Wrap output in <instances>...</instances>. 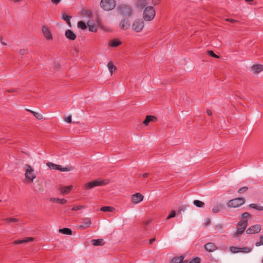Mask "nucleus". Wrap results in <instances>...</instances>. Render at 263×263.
I'll use <instances>...</instances> for the list:
<instances>
[{
  "label": "nucleus",
  "instance_id": "11",
  "mask_svg": "<svg viewBox=\"0 0 263 263\" xmlns=\"http://www.w3.org/2000/svg\"><path fill=\"white\" fill-rule=\"evenodd\" d=\"M157 121V118L153 115H147L145 120L143 121V124L146 126L148 125L150 122H156Z\"/></svg>",
  "mask_w": 263,
  "mask_h": 263
},
{
  "label": "nucleus",
  "instance_id": "20",
  "mask_svg": "<svg viewBox=\"0 0 263 263\" xmlns=\"http://www.w3.org/2000/svg\"><path fill=\"white\" fill-rule=\"evenodd\" d=\"M49 201L53 203L57 202L61 204H64L67 202V200L65 199H60L55 198H50L49 199Z\"/></svg>",
  "mask_w": 263,
  "mask_h": 263
},
{
  "label": "nucleus",
  "instance_id": "60",
  "mask_svg": "<svg viewBox=\"0 0 263 263\" xmlns=\"http://www.w3.org/2000/svg\"><path fill=\"white\" fill-rule=\"evenodd\" d=\"M190 260H191V259H188V260H182V261H181V262L182 263H190Z\"/></svg>",
  "mask_w": 263,
  "mask_h": 263
},
{
  "label": "nucleus",
  "instance_id": "44",
  "mask_svg": "<svg viewBox=\"0 0 263 263\" xmlns=\"http://www.w3.org/2000/svg\"><path fill=\"white\" fill-rule=\"evenodd\" d=\"M208 54L213 58H219V56L216 54L212 50L208 51Z\"/></svg>",
  "mask_w": 263,
  "mask_h": 263
},
{
  "label": "nucleus",
  "instance_id": "47",
  "mask_svg": "<svg viewBox=\"0 0 263 263\" xmlns=\"http://www.w3.org/2000/svg\"><path fill=\"white\" fill-rule=\"evenodd\" d=\"M84 208V206L83 205H76V206H74L72 208V211H78V210H80L82 209H83Z\"/></svg>",
  "mask_w": 263,
  "mask_h": 263
},
{
  "label": "nucleus",
  "instance_id": "15",
  "mask_svg": "<svg viewBox=\"0 0 263 263\" xmlns=\"http://www.w3.org/2000/svg\"><path fill=\"white\" fill-rule=\"evenodd\" d=\"M33 238L32 237H26L22 240H16L12 242V244L13 245H20L24 243H27L28 242L32 241L33 240Z\"/></svg>",
  "mask_w": 263,
  "mask_h": 263
},
{
  "label": "nucleus",
  "instance_id": "54",
  "mask_svg": "<svg viewBox=\"0 0 263 263\" xmlns=\"http://www.w3.org/2000/svg\"><path fill=\"white\" fill-rule=\"evenodd\" d=\"M225 20L227 22H230L232 23H234L237 22V21H236L234 19H232V18H226Z\"/></svg>",
  "mask_w": 263,
  "mask_h": 263
},
{
  "label": "nucleus",
  "instance_id": "53",
  "mask_svg": "<svg viewBox=\"0 0 263 263\" xmlns=\"http://www.w3.org/2000/svg\"><path fill=\"white\" fill-rule=\"evenodd\" d=\"M216 228L218 230L220 231L223 229V225L221 224H216Z\"/></svg>",
  "mask_w": 263,
  "mask_h": 263
},
{
  "label": "nucleus",
  "instance_id": "17",
  "mask_svg": "<svg viewBox=\"0 0 263 263\" xmlns=\"http://www.w3.org/2000/svg\"><path fill=\"white\" fill-rule=\"evenodd\" d=\"M251 68L255 73H258L263 70V65L260 64L253 65Z\"/></svg>",
  "mask_w": 263,
  "mask_h": 263
},
{
  "label": "nucleus",
  "instance_id": "62",
  "mask_svg": "<svg viewBox=\"0 0 263 263\" xmlns=\"http://www.w3.org/2000/svg\"><path fill=\"white\" fill-rule=\"evenodd\" d=\"M151 222V220H147L144 222V224L145 226H148Z\"/></svg>",
  "mask_w": 263,
  "mask_h": 263
},
{
  "label": "nucleus",
  "instance_id": "6",
  "mask_svg": "<svg viewBox=\"0 0 263 263\" xmlns=\"http://www.w3.org/2000/svg\"><path fill=\"white\" fill-rule=\"evenodd\" d=\"M144 27V22L141 19L136 20L132 24V28L137 32H140Z\"/></svg>",
  "mask_w": 263,
  "mask_h": 263
},
{
  "label": "nucleus",
  "instance_id": "46",
  "mask_svg": "<svg viewBox=\"0 0 263 263\" xmlns=\"http://www.w3.org/2000/svg\"><path fill=\"white\" fill-rule=\"evenodd\" d=\"M251 215L248 212H245L241 214L242 219H247V218L248 217H250Z\"/></svg>",
  "mask_w": 263,
  "mask_h": 263
},
{
  "label": "nucleus",
  "instance_id": "14",
  "mask_svg": "<svg viewBox=\"0 0 263 263\" xmlns=\"http://www.w3.org/2000/svg\"><path fill=\"white\" fill-rule=\"evenodd\" d=\"M204 249L209 252H212L216 250L217 247L214 243L208 242L204 246Z\"/></svg>",
  "mask_w": 263,
  "mask_h": 263
},
{
  "label": "nucleus",
  "instance_id": "41",
  "mask_svg": "<svg viewBox=\"0 0 263 263\" xmlns=\"http://www.w3.org/2000/svg\"><path fill=\"white\" fill-rule=\"evenodd\" d=\"M200 262L201 259L198 257H195L190 260V263H200Z\"/></svg>",
  "mask_w": 263,
  "mask_h": 263
},
{
  "label": "nucleus",
  "instance_id": "7",
  "mask_svg": "<svg viewBox=\"0 0 263 263\" xmlns=\"http://www.w3.org/2000/svg\"><path fill=\"white\" fill-rule=\"evenodd\" d=\"M120 13L124 16H130L132 14V10L130 7L127 5H122L119 8Z\"/></svg>",
  "mask_w": 263,
  "mask_h": 263
},
{
  "label": "nucleus",
  "instance_id": "18",
  "mask_svg": "<svg viewBox=\"0 0 263 263\" xmlns=\"http://www.w3.org/2000/svg\"><path fill=\"white\" fill-rule=\"evenodd\" d=\"M72 186L69 185V186H65V187H60L59 190H60V192H61V193H62L63 194H67L70 192V191L72 190Z\"/></svg>",
  "mask_w": 263,
  "mask_h": 263
},
{
  "label": "nucleus",
  "instance_id": "25",
  "mask_svg": "<svg viewBox=\"0 0 263 263\" xmlns=\"http://www.w3.org/2000/svg\"><path fill=\"white\" fill-rule=\"evenodd\" d=\"M121 44V42L118 39H114L109 42V45L112 47H116Z\"/></svg>",
  "mask_w": 263,
  "mask_h": 263
},
{
  "label": "nucleus",
  "instance_id": "38",
  "mask_svg": "<svg viewBox=\"0 0 263 263\" xmlns=\"http://www.w3.org/2000/svg\"><path fill=\"white\" fill-rule=\"evenodd\" d=\"M245 229L242 228H237L236 232L234 234L235 236L241 235L245 231Z\"/></svg>",
  "mask_w": 263,
  "mask_h": 263
},
{
  "label": "nucleus",
  "instance_id": "3",
  "mask_svg": "<svg viewBox=\"0 0 263 263\" xmlns=\"http://www.w3.org/2000/svg\"><path fill=\"white\" fill-rule=\"evenodd\" d=\"M26 173L25 174V178L29 183L32 182L36 176L34 173V170L29 164H26L25 166Z\"/></svg>",
  "mask_w": 263,
  "mask_h": 263
},
{
  "label": "nucleus",
  "instance_id": "52",
  "mask_svg": "<svg viewBox=\"0 0 263 263\" xmlns=\"http://www.w3.org/2000/svg\"><path fill=\"white\" fill-rule=\"evenodd\" d=\"M160 0H152V4L154 6H156L159 4Z\"/></svg>",
  "mask_w": 263,
  "mask_h": 263
},
{
  "label": "nucleus",
  "instance_id": "30",
  "mask_svg": "<svg viewBox=\"0 0 263 263\" xmlns=\"http://www.w3.org/2000/svg\"><path fill=\"white\" fill-rule=\"evenodd\" d=\"M92 241L93 242V245L95 246H102L104 243L103 239H93Z\"/></svg>",
  "mask_w": 263,
  "mask_h": 263
},
{
  "label": "nucleus",
  "instance_id": "35",
  "mask_svg": "<svg viewBox=\"0 0 263 263\" xmlns=\"http://www.w3.org/2000/svg\"><path fill=\"white\" fill-rule=\"evenodd\" d=\"M78 27L82 30H84L87 28V25L83 21H80L78 23Z\"/></svg>",
  "mask_w": 263,
  "mask_h": 263
},
{
  "label": "nucleus",
  "instance_id": "33",
  "mask_svg": "<svg viewBox=\"0 0 263 263\" xmlns=\"http://www.w3.org/2000/svg\"><path fill=\"white\" fill-rule=\"evenodd\" d=\"M194 204L198 208L203 207L204 205V203L201 201L198 200H195L193 202Z\"/></svg>",
  "mask_w": 263,
  "mask_h": 263
},
{
  "label": "nucleus",
  "instance_id": "40",
  "mask_svg": "<svg viewBox=\"0 0 263 263\" xmlns=\"http://www.w3.org/2000/svg\"><path fill=\"white\" fill-rule=\"evenodd\" d=\"M74 169V167L72 166H70L68 167H63L62 166V170H60L61 172H67V171H72Z\"/></svg>",
  "mask_w": 263,
  "mask_h": 263
},
{
  "label": "nucleus",
  "instance_id": "57",
  "mask_svg": "<svg viewBox=\"0 0 263 263\" xmlns=\"http://www.w3.org/2000/svg\"><path fill=\"white\" fill-rule=\"evenodd\" d=\"M211 223V220L209 218L206 219L204 223L205 226H208Z\"/></svg>",
  "mask_w": 263,
  "mask_h": 263
},
{
  "label": "nucleus",
  "instance_id": "26",
  "mask_svg": "<svg viewBox=\"0 0 263 263\" xmlns=\"http://www.w3.org/2000/svg\"><path fill=\"white\" fill-rule=\"evenodd\" d=\"M237 226L240 228H244V229H246L248 226V219H241L238 222Z\"/></svg>",
  "mask_w": 263,
  "mask_h": 263
},
{
  "label": "nucleus",
  "instance_id": "64",
  "mask_svg": "<svg viewBox=\"0 0 263 263\" xmlns=\"http://www.w3.org/2000/svg\"><path fill=\"white\" fill-rule=\"evenodd\" d=\"M1 43H2L3 45H5V46H6V45H7V44H6V43H5V42H3L2 41H1Z\"/></svg>",
  "mask_w": 263,
  "mask_h": 263
},
{
  "label": "nucleus",
  "instance_id": "56",
  "mask_svg": "<svg viewBox=\"0 0 263 263\" xmlns=\"http://www.w3.org/2000/svg\"><path fill=\"white\" fill-rule=\"evenodd\" d=\"M7 91L8 92L11 93V92H16L17 90L15 89H10L7 90Z\"/></svg>",
  "mask_w": 263,
  "mask_h": 263
},
{
  "label": "nucleus",
  "instance_id": "23",
  "mask_svg": "<svg viewBox=\"0 0 263 263\" xmlns=\"http://www.w3.org/2000/svg\"><path fill=\"white\" fill-rule=\"evenodd\" d=\"M184 258V256H183L174 257L172 259L170 263H182L181 261H182Z\"/></svg>",
  "mask_w": 263,
  "mask_h": 263
},
{
  "label": "nucleus",
  "instance_id": "13",
  "mask_svg": "<svg viewBox=\"0 0 263 263\" xmlns=\"http://www.w3.org/2000/svg\"><path fill=\"white\" fill-rule=\"evenodd\" d=\"M65 36L68 40H71V41L74 40L77 37L76 34L71 29H67L65 31Z\"/></svg>",
  "mask_w": 263,
  "mask_h": 263
},
{
  "label": "nucleus",
  "instance_id": "9",
  "mask_svg": "<svg viewBox=\"0 0 263 263\" xmlns=\"http://www.w3.org/2000/svg\"><path fill=\"white\" fill-rule=\"evenodd\" d=\"M42 32L43 33L44 37L47 40H52V34H51L50 31L49 30V29L46 26H43L42 27Z\"/></svg>",
  "mask_w": 263,
  "mask_h": 263
},
{
  "label": "nucleus",
  "instance_id": "8",
  "mask_svg": "<svg viewBox=\"0 0 263 263\" xmlns=\"http://www.w3.org/2000/svg\"><path fill=\"white\" fill-rule=\"evenodd\" d=\"M261 229V226L260 224H257L249 227L246 230V233L248 234H254L259 233Z\"/></svg>",
  "mask_w": 263,
  "mask_h": 263
},
{
  "label": "nucleus",
  "instance_id": "31",
  "mask_svg": "<svg viewBox=\"0 0 263 263\" xmlns=\"http://www.w3.org/2000/svg\"><path fill=\"white\" fill-rule=\"evenodd\" d=\"M27 111L30 112L31 114L33 115V116L38 120H41L43 119V116L41 114H40L39 112L29 110V109H26Z\"/></svg>",
  "mask_w": 263,
  "mask_h": 263
},
{
  "label": "nucleus",
  "instance_id": "48",
  "mask_svg": "<svg viewBox=\"0 0 263 263\" xmlns=\"http://www.w3.org/2000/svg\"><path fill=\"white\" fill-rule=\"evenodd\" d=\"M176 214V211L174 210L172 211L171 212V213L168 215V216H167V219H170V218L175 217Z\"/></svg>",
  "mask_w": 263,
  "mask_h": 263
},
{
  "label": "nucleus",
  "instance_id": "61",
  "mask_svg": "<svg viewBox=\"0 0 263 263\" xmlns=\"http://www.w3.org/2000/svg\"><path fill=\"white\" fill-rule=\"evenodd\" d=\"M155 240H156L155 238H152V239H150L149 240V243H152L154 241H155Z\"/></svg>",
  "mask_w": 263,
  "mask_h": 263
},
{
  "label": "nucleus",
  "instance_id": "39",
  "mask_svg": "<svg viewBox=\"0 0 263 263\" xmlns=\"http://www.w3.org/2000/svg\"><path fill=\"white\" fill-rule=\"evenodd\" d=\"M251 249L248 248V247H245L242 248H240L239 252L242 253H249L251 251Z\"/></svg>",
  "mask_w": 263,
  "mask_h": 263
},
{
  "label": "nucleus",
  "instance_id": "45",
  "mask_svg": "<svg viewBox=\"0 0 263 263\" xmlns=\"http://www.w3.org/2000/svg\"><path fill=\"white\" fill-rule=\"evenodd\" d=\"M248 190V187L247 186H243L241 188H240L238 190V193L240 194H242L245 192H246Z\"/></svg>",
  "mask_w": 263,
  "mask_h": 263
},
{
  "label": "nucleus",
  "instance_id": "50",
  "mask_svg": "<svg viewBox=\"0 0 263 263\" xmlns=\"http://www.w3.org/2000/svg\"><path fill=\"white\" fill-rule=\"evenodd\" d=\"M65 121L67 123H70L72 122V119L71 116H68L67 118L65 119Z\"/></svg>",
  "mask_w": 263,
  "mask_h": 263
},
{
  "label": "nucleus",
  "instance_id": "37",
  "mask_svg": "<svg viewBox=\"0 0 263 263\" xmlns=\"http://www.w3.org/2000/svg\"><path fill=\"white\" fill-rule=\"evenodd\" d=\"M229 249L231 252H232V253H238L240 251L239 247H234V246L230 247Z\"/></svg>",
  "mask_w": 263,
  "mask_h": 263
},
{
  "label": "nucleus",
  "instance_id": "5",
  "mask_svg": "<svg viewBox=\"0 0 263 263\" xmlns=\"http://www.w3.org/2000/svg\"><path fill=\"white\" fill-rule=\"evenodd\" d=\"M106 184V183H105L104 180H95L85 184L84 189L85 190H90L94 187L101 186Z\"/></svg>",
  "mask_w": 263,
  "mask_h": 263
},
{
  "label": "nucleus",
  "instance_id": "55",
  "mask_svg": "<svg viewBox=\"0 0 263 263\" xmlns=\"http://www.w3.org/2000/svg\"><path fill=\"white\" fill-rule=\"evenodd\" d=\"M61 1V0H51V2L55 5H58Z\"/></svg>",
  "mask_w": 263,
  "mask_h": 263
},
{
  "label": "nucleus",
  "instance_id": "29",
  "mask_svg": "<svg viewBox=\"0 0 263 263\" xmlns=\"http://www.w3.org/2000/svg\"><path fill=\"white\" fill-rule=\"evenodd\" d=\"M90 21L88 22L87 26L88 27L89 31L93 32H96L97 31V27L95 24H90Z\"/></svg>",
  "mask_w": 263,
  "mask_h": 263
},
{
  "label": "nucleus",
  "instance_id": "12",
  "mask_svg": "<svg viewBox=\"0 0 263 263\" xmlns=\"http://www.w3.org/2000/svg\"><path fill=\"white\" fill-rule=\"evenodd\" d=\"M147 5V0H136L135 5L138 9H142Z\"/></svg>",
  "mask_w": 263,
  "mask_h": 263
},
{
  "label": "nucleus",
  "instance_id": "2",
  "mask_svg": "<svg viewBox=\"0 0 263 263\" xmlns=\"http://www.w3.org/2000/svg\"><path fill=\"white\" fill-rule=\"evenodd\" d=\"M245 199L242 197H239L231 199L227 202V206L229 208H238L245 203Z\"/></svg>",
  "mask_w": 263,
  "mask_h": 263
},
{
  "label": "nucleus",
  "instance_id": "58",
  "mask_svg": "<svg viewBox=\"0 0 263 263\" xmlns=\"http://www.w3.org/2000/svg\"><path fill=\"white\" fill-rule=\"evenodd\" d=\"M79 229H81V230H83L85 228H87L83 223H82V224H81L80 225L79 227H78Z\"/></svg>",
  "mask_w": 263,
  "mask_h": 263
},
{
  "label": "nucleus",
  "instance_id": "21",
  "mask_svg": "<svg viewBox=\"0 0 263 263\" xmlns=\"http://www.w3.org/2000/svg\"><path fill=\"white\" fill-rule=\"evenodd\" d=\"M223 208V204L221 203H219L214 206V207L212 209V212L214 213H217L220 211Z\"/></svg>",
  "mask_w": 263,
  "mask_h": 263
},
{
  "label": "nucleus",
  "instance_id": "1",
  "mask_svg": "<svg viewBox=\"0 0 263 263\" xmlns=\"http://www.w3.org/2000/svg\"><path fill=\"white\" fill-rule=\"evenodd\" d=\"M156 15V11L153 6L145 7L143 14V19L147 21H150L154 19Z\"/></svg>",
  "mask_w": 263,
  "mask_h": 263
},
{
  "label": "nucleus",
  "instance_id": "32",
  "mask_svg": "<svg viewBox=\"0 0 263 263\" xmlns=\"http://www.w3.org/2000/svg\"><path fill=\"white\" fill-rule=\"evenodd\" d=\"M249 207L256 209L258 211H263V206H259L257 204L255 203H251L249 205Z\"/></svg>",
  "mask_w": 263,
  "mask_h": 263
},
{
  "label": "nucleus",
  "instance_id": "24",
  "mask_svg": "<svg viewBox=\"0 0 263 263\" xmlns=\"http://www.w3.org/2000/svg\"><path fill=\"white\" fill-rule=\"evenodd\" d=\"M47 165L53 170H57L59 171L62 170V166L60 165L55 164L52 162H48Z\"/></svg>",
  "mask_w": 263,
  "mask_h": 263
},
{
  "label": "nucleus",
  "instance_id": "36",
  "mask_svg": "<svg viewBox=\"0 0 263 263\" xmlns=\"http://www.w3.org/2000/svg\"><path fill=\"white\" fill-rule=\"evenodd\" d=\"M4 220L6 221L7 223H11V222H16L18 221V219L15 218H7L4 219Z\"/></svg>",
  "mask_w": 263,
  "mask_h": 263
},
{
  "label": "nucleus",
  "instance_id": "16",
  "mask_svg": "<svg viewBox=\"0 0 263 263\" xmlns=\"http://www.w3.org/2000/svg\"><path fill=\"white\" fill-rule=\"evenodd\" d=\"M120 25L123 30H127L130 27L129 21L128 19H123L121 21Z\"/></svg>",
  "mask_w": 263,
  "mask_h": 263
},
{
  "label": "nucleus",
  "instance_id": "59",
  "mask_svg": "<svg viewBox=\"0 0 263 263\" xmlns=\"http://www.w3.org/2000/svg\"><path fill=\"white\" fill-rule=\"evenodd\" d=\"M206 113L209 116H212V111L209 109L206 110Z\"/></svg>",
  "mask_w": 263,
  "mask_h": 263
},
{
  "label": "nucleus",
  "instance_id": "43",
  "mask_svg": "<svg viewBox=\"0 0 263 263\" xmlns=\"http://www.w3.org/2000/svg\"><path fill=\"white\" fill-rule=\"evenodd\" d=\"M261 245H263V235L260 236L259 237V241L255 243V246L256 247H258Z\"/></svg>",
  "mask_w": 263,
  "mask_h": 263
},
{
  "label": "nucleus",
  "instance_id": "27",
  "mask_svg": "<svg viewBox=\"0 0 263 263\" xmlns=\"http://www.w3.org/2000/svg\"><path fill=\"white\" fill-rule=\"evenodd\" d=\"M59 232L65 235H72V233L71 230L68 228L59 229Z\"/></svg>",
  "mask_w": 263,
  "mask_h": 263
},
{
  "label": "nucleus",
  "instance_id": "63",
  "mask_svg": "<svg viewBox=\"0 0 263 263\" xmlns=\"http://www.w3.org/2000/svg\"><path fill=\"white\" fill-rule=\"evenodd\" d=\"M254 0H245L246 2L250 3L253 2Z\"/></svg>",
  "mask_w": 263,
  "mask_h": 263
},
{
  "label": "nucleus",
  "instance_id": "22",
  "mask_svg": "<svg viewBox=\"0 0 263 263\" xmlns=\"http://www.w3.org/2000/svg\"><path fill=\"white\" fill-rule=\"evenodd\" d=\"M107 67L111 75L112 74L113 72H115L117 70L116 67L114 65L112 62H109V63H108Z\"/></svg>",
  "mask_w": 263,
  "mask_h": 263
},
{
  "label": "nucleus",
  "instance_id": "34",
  "mask_svg": "<svg viewBox=\"0 0 263 263\" xmlns=\"http://www.w3.org/2000/svg\"><path fill=\"white\" fill-rule=\"evenodd\" d=\"M114 208L111 206H103L100 209V210L103 212H112Z\"/></svg>",
  "mask_w": 263,
  "mask_h": 263
},
{
  "label": "nucleus",
  "instance_id": "28",
  "mask_svg": "<svg viewBox=\"0 0 263 263\" xmlns=\"http://www.w3.org/2000/svg\"><path fill=\"white\" fill-rule=\"evenodd\" d=\"M82 223L87 228H89L91 224V220L90 218H84L82 219Z\"/></svg>",
  "mask_w": 263,
  "mask_h": 263
},
{
  "label": "nucleus",
  "instance_id": "51",
  "mask_svg": "<svg viewBox=\"0 0 263 263\" xmlns=\"http://www.w3.org/2000/svg\"><path fill=\"white\" fill-rule=\"evenodd\" d=\"M149 175V173H144L143 174H139L138 175V177H143L144 178H147Z\"/></svg>",
  "mask_w": 263,
  "mask_h": 263
},
{
  "label": "nucleus",
  "instance_id": "10",
  "mask_svg": "<svg viewBox=\"0 0 263 263\" xmlns=\"http://www.w3.org/2000/svg\"><path fill=\"white\" fill-rule=\"evenodd\" d=\"M132 198L133 203L137 204L143 200L144 197L141 194L137 193L133 195Z\"/></svg>",
  "mask_w": 263,
  "mask_h": 263
},
{
  "label": "nucleus",
  "instance_id": "19",
  "mask_svg": "<svg viewBox=\"0 0 263 263\" xmlns=\"http://www.w3.org/2000/svg\"><path fill=\"white\" fill-rule=\"evenodd\" d=\"M71 18V16L67 15L65 13H62V19L64 20L68 25L69 27L71 26L70 18Z\"/></svg>",
  "mask_w": 263,
  "mask_h": 263
},
{
  "label": "nucleus",
  "instance_id": "4",
  "mask_svg": "<svg viewBox=\"0 0 263 263\" xmlns=\"http://www.w3.org/2000/svg\"><path fill=\"white\" fill-rule=\"evenodd\" d=\"M100 6L105 11L112 10L116 6L115 0H101Z\"/></svg>",
  "mask_w": 263,
  "mask_h": 263
},
{
  "label": "nucleus",
  "instance_id": "42",
  "mask_svg": "<svg viewBox=\"0 0 263 263\" xmlns=\"http://www.w3.org/2000/svg\"><path fill=\"white\" fill-rule=\"evenodd\" d=\"M82 14L87 15L89 18L92 16V12L88 10H84Z\"/></svg>",
  "mask_w": 263,
  "mask_h": 263
},
{
  "label": "nucleus",
  "instance_id": "49",
  "mask_svg": "<svg viewBox=\"0 0 263 263\" xmlns=\"http://www.w3.org/2000/svg\"><path fill=\"white\" fill-rule=\"evenodd\" d=\"M28 53V52L27 49H21L20 50V53L22 55H24L27 54Z\"/></svg>",
  "mask_w": 263,
  "mask_h": 263
}]
</instances>
